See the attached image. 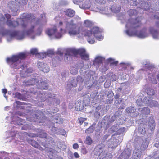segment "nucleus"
Returning <instances> with one entry per match:
<instances>
[{"label":"nucleus","instance_id":"1","mask_svg":"<svg viewBox=\"0 0 159 159\" xmlns=\"http://www.w3.org/2000/svg\"><path fill=\"white\" fill-rule=\"evenodd\" d=\"M140 18L139 17L135 19L132 18L129 19L126 25L127 29L125 31V33L129 36H136L141 39L148 37L151 34L154 39H158V32L152 27L150 28L148 30L144 28L139 32L131 31V30L140 26Z\"/></svg>","mask_w":159,"mask_h":159},{"label":"nucleus","instance_id":"2","mask_svg":"<svg viewBox=\"0 0 159 159\" xmlns=\"http://www.w3.org/2000/svg\"><path fill=\"white\" fill-rule=\"evenodd\" d=\"M64 23L66 25L65 33L67 32L70 36L78 35L79 38H82L83 36H87V40L88 43L90 44L94 43V40L92 39L91 40L89 38L90 35H92L90 31L86 30L82 31L80 27L74 23L72 20L69 22L65 21Z\"/></svg>","mask_w":159,"mask_h":159},{"label":"nucleus","instance_id":"3","mask_svg":"<svg viewBox=\"0 0 159 159\" xmlns=\"http://www.w3.org/2000/svg\"><path fill=\"white\" fill-rule=\"evenodd\" d=\"M20 18L22 19L20 20V25L23 27H25L28 24V20L32 19L31 23L30 24V25L27 31L25 32L27 35L31 37L32 39H34L35 38V36L33 35L34 33V29L35 25L34 24L35 20V19L33 18L32 19V16L31 15L25 13L23 14L20 16Z\"/></svg>","mask_w":159,"mask_h":159},{"label":"nucleus","instance_id":"4","mask_svg":"<svg viewBox=\"0 0 159 159\" xmlns=\"http://www.w3.org/2000/svg\"><path fill=\"white\" fill-rule=\"evenodd\" d=\"M27 56L26 53H21L17 55H13L11 58H7V61L11 68L18 69L24 67L23 59Z\"/></svg>","mask_w":159,"mask_h":159},{"label":"nucleus","instance_id":"5","mask_svg":"<svg viewBox=\"0 0 159 159\" xmlns=\"http://www.w3.org/2000/svg\"><path fill=\"white\" fill-rule=\"evenodd\" d=\"M78 54L80 55L82 59L85 60H89V55L87 53L85 49L84 48L72 49L69 53L65 54V58L68 60H70L72 56L75 57Z\"/></svg>","mask_w":159,"mask_h":159},{"label":"nucleus","instance_id":"6","mask_svg":"<svg viewBox=\"0 0 159 159\" xmlns=\"http://www.w3.org/2000/svg\"><path fill=\"white\" fill-rule=\"evenodd\" d=\"M62 28L59 30L57 26H54L53 28L49 29L46 31V34L51 38H60L62 37L63 32Z\"/></svg>","mask_w":159,"mask_h":159},{"label":"nucleus","instance_id":"7","mask_svg":"<svg viewBox=\"0 0 159 159\" xmlns=\"http://www.w3.org/2000/svg\"><path fill=\"white\" fill-rule=\"evenodd\" d=\"M104 148V145L103 144L101 143L98 145L94 150L95 154H98L100 156L105 155L102 158V159H111L112 156L111 154L110 153L106 154Z\"/></svg>","mask_w":159,"mask_h":159},{"label":"nucleus","instance_id":"8","mask_svg":"<svg viewBox=\"0 0 159 159\" xmlns=\"http://www.w3.org/2000/svg\"><path fill=\"white\" fill-rule=\"evenodd\" d=\"M88 30L90 32L91 34H92L90 35L89 38H90L91 40L92 39H93L94 43H95V40L93 36H94L97 40L99 41H100L103 39V37L101 35V32L98 27H93L91 29V30Z\"/></svg>","mask_w":159,"mask_h":159},{"label":"nucleus","instance_id":"9","mask_svg":"<svg viewBox=\"0 0 159 159\" xmlns=\"http://www.w3.org/2000/svg\"><path fill=\"white\" fill-rule=\"evenodd\" d=\"M25 37V34L23 32L20 31H13L10 33L7 37L8 41H11L12 38H16L18 40H22Z\"/></svg>","mask_w":159,"mask_h":159},{"label":"nucleus","instance_id":"10","mask_svg":"<svg viewBox=\"0 0 159 159\" xmlns=\"http://www.w3.org/2000/svg\"><path fill=\"white\" fill-rule=\"evenodd\" d=\"M94 74L93 71H90L84 75V82L85 85H87L88 84H91L93 83Z\"/></svg>","mask_w":159,"mask_h":159},{"label":"nucleus","instance_id":"11","mask_svg":"<svg viewBox=\"0 0 159 159\" xmlns=\"http://www.w3.org/2000/svg\"><path fill=\"white\" fill-rule=\"evenodd\" d=\"M37 80L35 79H33L31 80V83L30 85H34L37 84L36 85L38 87L41 89H47L48 88V84L45 81H42L37 83Z\"/></svg>","mask_w":159,"mask_h":159},{"label":"nucleus","instance_id":"12","mask_svg":"<svg viewBox=\"0 0 159 159\" xmlns=\"http://www.w3.org/2000/svg\"><path fill=\"white\" fill-rule=\"evenodd\" d=\"M16 3L15 1H10L8 4V7L11 10V11L13 12L12 14L15 15L16 13L18 10L19 6L16 5Z\"/></svg>","mask_w":159,"mask_h":159},{"label":"nucleus","instance_id":"13","mask_svg":"<svg viewBox=\"0 0 159 159\" xmlns=\"http://www.w3.org/2000/svg\"><path fill=\"white\" fill-rule=\"evenodd\" d=\"M107 143L109 148H113L117 146L118 142L117 139L115 138L114 136H113L108 141Z\"/></svg>","mask_w":159,"mask_h":159},{"label":"nucleus","instance_id":"14","mask_svg":"<svg viewBox=\"0 0 159 159\" xmlns=\"http://www.w3.org/2000/svg\"><path fill=\"white\" fill-rule=\"evenodd\" d=\"M143 101L151 107H157L158 105V103L157 101L150 99L148 97H145Z\"/></svg>","mask_w":159,"mask_h":159},{"label":"nucleus","instance_id":"15","mask_svg":"<svg viewBox=\"0 0 159 159\" xmlns=\"http://www.w3.org/2000/svg\"><path fill=\"white\" fill-rule=\"evenodd\" d=\"M125 111L127 113H130V116L132 117H136L139 114L138 112L136 111V109L133 107H130L127 108Z\"/></svg>","mask_w":159,"mask_h":159},{"label":"nucleus","instance_id":"16","mask_svg":"<svg viewBox=\"0 0 159 159\" xmlns=\"http://www.w3.org/2000/svg\"><path fill=\"white\" fill-rule=\"evenodd\" d=\"M6 17L8 19L7 22V25L11 27H16L18 25V23L17 21H12L8 20L11 18V16L8 14H6L5 15Z\"/></svg>","mask_w":159,"mask_h":159},{"label":"nucleus","instance_id":"17","mask_svg":"<svg viewBox=\"0 0 159 159\" xmlns=\"http://www.w3.org/2000/svg\"><path fill=\"white\" fill-rule=\"evenodd\" d=\"M37 65L40 70L44 72H48L50 70L48 66L46 64L40 62L38 63Z\"/></svg>","mask_w":159,"mask_h":159},{"label":"nucleus","instance_id":"18","mask_svg":"<svg viewBox=\"0 0 159 159\" xmlns=\"http://www.w3.org/2000/svg\"><path fill=\"white\" fill-rule=\"evenodd\" d=\"M131 152L129 149H127L122 153L120 156L119 157L121 159H127L130 156Z\"/></svg>","mask_w":159,"mask_h":159},{"label":"nucleus","instance_id":"19","mask_svg":"<svg viewBox=\"0 0 159 159\" xmlns=\"http://www.w3.org/2000/svg\"><path fill=\"white\" fill-rule=\"evenodd\" d=\"M77 85V80L75 78H72L68 80L67 84V89H69L72 87H75Z\"/></svg>","mask_w":159,"mask_h":159},{"label":"nucleus","instance_id":"20","mask_svg":"<svg viewBox=\"0 0 159 159\" xmlns=\"http://www.w3.org/2000/svg\"><path fill=\"white\" fill-rule=\"evenodd\" d=\"M133 156L134 159H140L142 157V152L139 148H136L134 151Z\"/></svg>","mask_w":159,"mask_h":159},{"label":"nucleus","instance_id":"21","mask_svg":"<svg viewBox=\"0 0 159 159\" xmlns=\"http://www.w3.org/2000/svg\"><path fill=\"white\" fill-rule=\"evenodd\" d=\"M57 57L53 59L52 61V63H57L58 61L62 59L63 58V54L60 51H58L57 53Z\"/></svg>","mask_w":159,"mask_h":159},{"label":"nucleus","instance_id":"22","mask_svg":"<svg viewBox=\"0 0 159 159\" xmlns=\"http://www.w3.org/2000/svg\"><path fill=\"white\" fill-rule=\"evenodd\" d=\"M75 108L78 111L83 110L84 109L83 102L81 101H78L75 103Z\"/></svg>","mask_w":159,"mask_h":159},{"label":"nucleus","instance_id":"23","mask_svg":"<svg viewBox=\"0 0 159 159\" xmlns=\"http://www.w3.org/2000/svg\"><path fill=\"white\" fill-rule=\"evenodd\" d=\"M66 14L70 17H73L75 14V12L73 10L69 9L65 11Z\"/></svg>","mask_w":159,"mask_h":159},{"label":"nucleus","instance_id":"24","mask_svg":"<svg viewBox=\"0 0 159 159\" xmlns=\"http://www.w3.org/2000/svg\"><path fill=\"white\" fill-rule=\"evenodd\" d=\"M120 7L119 5H114L112 7L111 10L112 12L117 13L120 11Z\"/></svg>","mask_w":159,"mask_h":159},{"label":"nucleus","instance_id":"25","mask_svg":"<svg viewBox=\"0 0 159 159\" xmlns=\"http://www.w3.org/2000/svg\"><path fill=\"white\" fill-rule=\"evenodd\" d=\"M148 125L152 131L155 128L154 121L152 118H150L149 121L148 122Z\"/></svg>","mask_w":159,"mask_h":159},{"label":"nucleus","instance_id":"26","mask_svg":"<svg viewBox=\"0 0 159 159\" xmlns=\"http://www.w3.org/2000/svg\"><path fill=\"white\" fill-rule=\"evenodd\" d=\"M90 4L89 2L87 1L84 2L82 5H80V7L83 9H88L90 7Z\"/></svg>","mask_w":159,"mask_h":159},{"label":"nucleus","instance_id":"27","mask_svg":"<svg viewBox=\"0 0 159 159\" xmlns=\"http://www.w3.org/2000/svg\"><path fill=\"white\" fill-rule=\"evenodd\" d=\"M104 60V58L103 57L99 56H97L93 62L94 64H95L96 63L98 64L101 63Z\"/></svg>","mask_w":159,"mask_h":159},{"label":"nucleus","instance_id":"28","mask_svg":"<svg viewBox=\"0 0 159 159\" xmlns=\"http://www.w3.org/2000/svg\"><path fill=\"white\" fill-rule=\"evenodd\" d=\"M148 77L149 80H151L152 83L155 84L157 83V82L155 79V77L152 75V74L149 73Z\"/></svg>","mask_w":159,"mask_h":159},{"label":"nucleus","instance_id":"29","mask_svg":"<svg viewBox=\"0 0 159 159\" xmlns=\"http://www.w3.org/2000/svg\"><path fill=\"white\" fill-rule=\"evenodd\" d=\"M148 77L149 80H151L152 83L155 84L157 83V82L155 79V77L152 75V74L149 73Z\"/></svg>","mask_w":159,"mask_h":159},{"label":"nucleus","instance_id":"30","mask_svg":"<svg viewBox=\"0 0 159 159\" xmlns=\"http://www.w3.org/2000/svg\"><path fill=\"white\" fill-rule=\"evenodd\" d=\"M89 67L88 65H84L82 67H81L80 72L82 74H85L86 71L89 69Z\"/></svg>","mask_w":159,"mask_h":159},{"label":"nucleus","instance_id":"31","mask_svg":"<svg viewBox=\"0 0 159 159\" xmlns=\"http://www.w3.org/2000/svg\"><path fill=\"white\" fill-rule=\"evenodd\" d=\"M89 67L88 65H84L82 67H81L80 72L82 74H85L86 71L89 69Z\"/></svg>","mask_w":159,"mask_h":159},{"label":"nucleus","instance_id":"32","mask_svg":"<svg viewBox=\"0 0 159 159\" xmlns=\"http://www.w3.org/2000/svg\"><path fill=\"white\" fill-rule=\"evenodd\" d=\"M149 144L148 139H145L143 140V142L141 145V147L144 148H146Z\"/></svg>","mask_w":159,"mask_h":159},{"label":"nucleus","instance_id":"33","mask_svg":"<svg viewBox=\"0 0 159 159\" xmlns=\"http://www.w3.org/2000/svg\"><path fill=\"white\" fill-rule=\"evenodd\" d=\"M96 92H92L90 95L91 98L94 100H97L99 98V96L97 95Z\"/></svg>","mask_w":159,"mask_h":159},{"label":"nucleus","instance_id":"34","mask_svg":"<svg viewBox=\"0 0 159 159\" xmlns=\"http://www.w3.org/2000/svg\"><path fill=\"white\" fill-rule=\"evenodd\" d=\"M136 103L137 105L138 106V110L139 111L141 109L139 107H141V106H143V104H146L144 102H143L142 99L141 98H139L137 99V100L136 101Z\"/></svg>","mask_w":159,"mask_h":159},{"label":"nucleus","instance_id":"35","mask_svg":"<svg viewBox=\"0 0 159 159\" xmlns=\"http://www.w3.org/2000/svg\"><path fill=\"white\" fill-rule=\"evenodd\" d=\"M90 101V98L88 96H86L84 98V103L86 105L89 104Z\"/></svg>","mask_w":159,"mask_h":159},{"label":"nucleus","instance_id":"36","mask_svg":"<svg viewBox=\"0 0 159 159\" xmlns=\"http://www.w3.org/2000/svg\"><path fill=\"white\" fill-rule=\"evenodd\" d=\"M141 111L142 114H148L150 113V111L148 108L145 107L141 110Z\"/></svg>","mask_w":159,"mask_h":159},{"label":"nucleus","instance_id":"37","mask_svg":"<svg viewBox=\"0 0 159 159\" xmlns=\"http://www.w3.org/2000/svg\"><path fill=\"white\" fill-rule=\"evenodd\" d=\"M128 14L130 16H135L137 13L136 10L134 9H130L128 11Z\"/></svg>","mask_w":159,"mask_h":159},{"label":"nucleus","instance_id":"38","mask_svg":"<svg viewBox=\"0 0 159 159\" xmlns=\"http://www.w3.org/2000/svg\"><path fill=\"white\" fill-rule=\"evenodd\" d=\"M85 143L90 145L92 143L93 141L90 137L87 136L85 141Z\"/></svg>","mask_w":159,"mask_h":159},{"label":"nucleus","instance_id":"39","mask_svg":"<svg viewBox=\"0 0 159 159\" xmlns=\"http://www.w3.org/2000/svg\"><path fill=\"white\" fill-rule=\"evenodd\" d=\"M14 98H17L20 100L23 99V97L22 95L18 92L15 93Z\"/></svg>","mask_w":159,"mask_h":159},{"label":"nucleus","instance_id":"40","mask_svg":"<svg viewBox=\"0 0 159 159\" xmlns=\"http://www.w3.org/2000/svg\"><path fill=\"white\" fill-rule=\"evenodd\" d=\"M76 79L77 83H78L79 84H81L84 81V78H83L80 76H78Z\"/></svg>","mask_w":159,"mask_h":159},{"label":"nucleus","instance_id":"41","mask_svg":"<svg viewBox=\"0 0 159 159\" xmlns=\"http://www.w3.org/2000/svg\"><path fill=\"white\" fill-rule=\"evenodd\" d=\"M30 142L32 145L34 147L37 148H39V146L36 141L34 140H30Z\"/></svg>","mask_w":159,"mask_h":159},{"label":"nucleus","instance_id":"42","mask_svg":"<svg viewBox=\"0 0 159 159\" xmlns=\"http://www.w3.org/2000/svg\"><path fill=\"white\" fill-rule=\"evenodd\" d=\"M145 67L148 69L147 70H150L151 72L154 69L153 66L150 65L149 64H146L144 65Z\"/></svg>","mask_w":159,"mask_h":159},{"label":"nucleus","instance_id":"43","mask_svg":"<svg viewBox=\"0 0 159 159\" xmlns=\"http://www.w3.org/2000/svg\"><path fill=\"white\" fill-rule=\"evenodd\" d=\"M94 129V127L93 126H91L87 129L85 132L86 133H90L93 132Z\"/></svg>","mask_w":159,"mask_h":159},{"label":"nucleus","instance_id":"44","mask_svg":"<svg viewBox=\"0 0 159 159\" xmlns=\"http://www.w3.org/2000/svg\"><path fill=\"white\" fill-rule=\"evenodd\" d=\"M155 92L154 90L152 89H149L147 90V93L150 96H152L154 94Z\"/></svg>","mask_w":159,"mask_h":159},{"label":"nucleus","instance_id":"45","mask_svg":"<svg viewBox=\"0 0 159 159\" xmlns=\"http://www.w3.org/2000/svg\"><path fill=\"white\" fill-rule=\"evenodd\" d=\"M63 119L62 118H55L54 121L57 123L61 124L63 122Z\"/></svg>","mask_w":159,"mask_h":159},{"label":"nucleus","instance_id":"46","mask_svg":"<svg viewBox=\"0 0 159 159\" xmlns=\"http://www.w3.org/2000/svg\"><path fill=\"white\" fill-rule=\"evenodd\" d=\"M68 75V72L66 71H64L63 72L61 75L63 80H64L66 78Z\"/></svg>","mask_w":159,"mask_h":159},{"label":"nucleus","instance_id":"47","mask_svg":"<svg viewBox=\"0 0 159 159\" xmlns=\"http://www.w3.org/2000/svg\"><path fill=\"white\" fill-rule=\"evenodd\" d=\"M84 24L85 26L89 27L91 26L92 25V23L90 21L86 20L84 21Z\"/></svg>","mask_w":159,"mask_h":159},{"label":"nucleus","instance_id":"48","mask_svg":"<svg viewBox=\"0 0 159 159\" xmlns=\"http://www.w3.org/2000/svg\"><path fill=\"white\" fill-rule=\"evenodd\" d=\"M66 134L65 130L63 129H59L57 134L64 135Z\"/></svg>","mask_w":159,"mask_h":159},{"label":"nucleus","instance_id":"49","mask_svg":"<svg viewBox=\"0 0 159 159\" xmlns=\"http://www.w3.org/2000/svg\"><path fill=\"white\" fill-rule=\"evenodd\" d=\"M58 129H59L55 127H52L51 129L52 132L54 133L57 134Z\"/></svg>","mask_w":159,"mask_h":159},{"label":"nucleus","instance_id":"50","mask_svg":"<svg viewBox=\"0 0 159 159\" xmlns=\"http://www.w3.org/2000/svg\"><path fill=\"white\" fill-rule=\"evenodd\" d=\"M53 101V104L54 105H57L59 104L60 103V101L59 100L57 99L54 98L52 99Z\"/></svg>","mask_w":159,"mask_h":159},{"label":"nucleus","instance_id":"51","mask_svg":"<svg viewBox=\"0 0 159 159\" xmlns=\"http://www.w3.org/2000/svg\"><path fill=\"white\" fill-rule=\"evenodd\" d=\"M144 6L143 7V8L145 10H148L150 8V6L149 4L147 3H143Z\"/></svg>","mask_w":159,"mask_h":159},{"label":"nucleus","instance_id":"52","mask_svg":"<svg viewBox=\"0 0 159 159\" xmlns=\"http://www.w3.org/2000/svg\"><path fill=\"white\" fill-rule=\"evenodd\" d=\"M47 55L46 53H42L39 54V57L40 59L44 58L46 57Z\"/></svg>","mask_w":159,"mask_h":159},{"label":"nucleus","instance_id":"53","mask_svg":"<svg viewBox=\"0 0 159 159\" xmlns=\"http://www.w3.org/2000/svg\"><path fill=\"white\" fill-rule=\"evenodd\" d=\"M20 4H25L27 2V0H15Z\"/></svg>","mask_w":159,"mask_h":159},{"label":"nucleus","instance_id":"54","mask_svg":"<svg viewBox=\"0 0 159 159\" xmlns=\"http://www.w3.org/2000/svg\"><path fill=\"white\" fill-rule=\"evenodd\" d=\"M110 2L113 1V0H107ZM97 2L100 4H102L105 3V0H96Z\"/></svg>","mask_w":159,"mask_h":159},{"label":"nucleus","instance_id":"55","mask_svg":"<svg viewBox=\"0 0 159 159\" xmlns=\"http://www.w3.org/2000/svg\"><path fill=\"white\" fill-rule=\"evenodd\" d=\"M31 53L33 54H38V50L36 48L32 49L30 51Z\"/></svg>","mask_w":159,"mask_h":159},{"label":"nucleus","instance_id":"56","mask_svg":"<svg viewBox=\"0 0 159 159\" xmlns=\"http://www.w3.org/2000/svg\"><path fill=\"white\" fill-rule=\"evenodd\" d=\"M114 95V93L111 91H110L108 92L107 96L109 98L111 99V98L113 97Z\"/></svg>","mask_w":159,"mask_h":159},{"label":"nucleus","instance_id":"57","mask_svg":"<svg viewBox=\"0 0 159 159\" xmlns=\"http://www.w3.org/2000/svg\"><path fill=\"white\" fill-rule=\"evenodd\" d=\"M24 123L23 120L22 119L18 118L17 119V123L19 125H22Z\"/></svg>","mask_w":159,"mask_h":159},{"label":"nucleus","instance_id":"58","mask_svg":"<svg viewBox=\"0 0 159 159\" xmlns=\"http://www.w3.org/2000/svg\"><path fill=\"white\" fill-rule=\"evenodd\" d=\"M122 100L123 99L122 98L116 99L115 103L117 104H120L122 102Z\"/></svg>","mask_w":159,"mask_h":159},{"label":"nucleus","instance_id":"59","mask_svg":"<svg viewBox=\"0 0 159 159\" xmlns=\"http://www.w3.org/2000/svg\"><path fill=\"white\" fill-rule=\"evenodd\" d=\"M70 72L72 74H76L77 73V70L76 69H75L72 68L70 70Z\"/></svg>","mask_w":159,"mask_h":159},{"label":"nucleus","instance_id":"60","mask_svg":"<svg viewBox=\"0 0 159 159\" xmlns=\"http://www.w3.org/2000/svg\"><path fill=\"white\" fill-rule=\"evenodd\" d=\"M47 55H50L54 54V51L52 50H48L47 53Z\"/></svg>","mask_w":159,"mask_h":159},{"label":"nucleus","instance_id":"61","mask_svg":"<svg viewBox=\"0 0 159 159\" xmlns=\"http://www.w3.org/2000/svg\"><path fill=\"white\" fill-rule=\"evenodd\" d=\"M117 79V77L116 75H113L111 76V79L112 81H116Z\"/></svg>","mask_w":159,"mask_h":159},{"label":"nucleus","instance_id":"62","mask_svg":"<svg viewBox=\"0 0 159 159\" xmlns=\"http://www.w3.org/2000/svg\"><path fill=\"white\" fill-rule=\"evenodd\" d=\"M57 146L59 148H62V149H64L66 148V146L65 145L62 144V145L60 143L59 144L57 143Z\"/></svg>","mask_w":159,"mask_h":159},{"label":"nucleus","instance_id":"63","mask_svg":"<svg viewBox=\"0 0 159 159\" xmlns=\"http://www.w3.org/2000/svg\"><path fill=\"white\" fill-rule=\"evenodd\" d=\"M110 129H111L113 132L116 131L118 129V128L117 126H113Z\"/></svg>","mask_w":159,"mask_h":159},{"label":"nucleus","instance_id":"64","mask_svg":"<svg viewBox=\"0 0 159 159\" xmlns=\"http://www.w3.org/2000/svg\"><path fill=\"white\" fill-rule=\"evenodd\" d=\"M94 115L96 117H98L100 116V113L98 111H95L94 113Z\"/></svg>","mask_w":159,"mask_h":159}]
</instances>
